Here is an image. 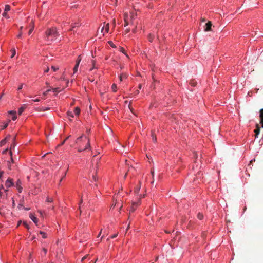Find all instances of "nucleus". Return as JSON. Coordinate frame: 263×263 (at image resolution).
<instances>
[{
  "mask_svg": "<svg viewBox=\"0 0 263 263\" xmlns=\"http://www.w3.org/2000/svg\"><path fill=\"white\" fill-rule=\"evenodd\" d=\"M45 33V39L48 42L53 41L59 36V34L57 31V29L55 28H51L48 29L46 31Z\"/></svg>",
  "mask_w": 263,
  "mask_h": 263,
  "instance_id": "nucleus-1",
  "label": "nucleus"
},
{
  "mask_svg": "<svg viewBox=\"0 0 263 263\" xmlns=\"http://www.w3.org/2000/svg\"><path fill=\"white\" fill-rule=\"evenodd\" d=\"M5 185L7 187L9 188L14 185L13 179L10 178H8L5 183Z\"/></svg>",
  "mask_w": 263,
  "mask_h": 263,
  "instance_id": "nucleus-2",
  "label": "nucleus"
},
{
  "mask_svg": "<svg viewBox=\"0 0 263 263\" xmlns=\"http://www.w3.org/2000/svg\"><path fill=\"white\" fill-rule=\"evenodd\" d=\"M85 139L87 141V144L84 148V150H91V148L90 143V139L87 136H85Z\"/></svg>",
  "mask_w": 263,
  "mask_h": 263,
  "instance_id": "nucleus-3",
  "label": "nucleus"
},
{
  "mask_svg": "<svg viewBox=\"0 0 263 263\" xmlns=\"http://www.w3.org/2000/svg\"><path fill=\"white\" fill-rule=\"evenodd\" d=\"M21 185H22L21 181L20 179H18L16 182L15 186L17 188L19 193H21L22 192L23 188L21 186Z\"/></svg>",
  "mask_w": 263,
  "mask_h": 263,
  "instance_id": "nucleus-4",
  "label": "nucleus"
},
{
  "mask_svg": "<svg viewBox=\"0 0 263 263\" xmlns=\"http://www.w3.org/2000/svg\"><path fill=\"white\" fill-rule=\"evenodd\" d=\"M85 136H86L84 135H82L80 137H78L76 141V143L79 144V145L81 144V142L82 141H86L85 139Z\"/></svg>",
  "mask_w": 263,
  "mask_h": 263,
  "instance_id": "nucleus-5",
  "label": "nucleus"
},
{
  "mask_svg": "<svg viewBox=\"0 0 263 263\" xmlns=\"http://www.w3.org/2000/svg\"><path fill=\"white\" fill-rule=\"evenodd\" d=\"M212 25V23L210 21H209L207 23H206L205 27L204 29V31H211Z\"/></svg>",
  "mask_w": 263,
  "mask_h": 263,
  "instance_id": "nucleus-6",
  "label": "nucleus"
},
{
  "mask_svg": "<svg viewBox=\"0 0 263 263\" xmlns=\"http://www.w3.org/2000/svg\"><path fill=\"white\" fill-rule=\"evenodd\" d=\"M259 118L260 123L261 125V127L263 128V108L259 110Z\"/></svg>",
  "mask_w": 263,
  "mask_h": 263,
  "instance_id": "nucleus-7",
  "label": "nucleus"
},
{
  "mask_svg": "<svg viewBox=\"0 0 263 263\" xmlns=\"http://www.w3.org/2000/svg\"><path fill=\"white\" fill-rule=\"evenodd\" d=\"M10 136H8L7 137H6L4 139L2 140L0 142V146H3L7 142V141L10 139Z\"/></svg>",
  "mask_w": 263,
  "mask_h": 263,
  "instance_id": "nucleus-8",
  "label": "nucleus"
},
{
  "mask_svg": "<svg viewBox=\"0 0 263 263\" xmlns=\"http://www.w3.org/2000/svg\"><path fill=\"white\" fill-rule=\"evenodd\" d=\"M254 133L255 134V137L256 138L257 135L259 134V132H260V127L259 126V125L258 124H256V128L254 130Z\"/></svg>",
  "mask_w": 263,
  "mask_h": 263,
  "instance_id": "nucleus-9",
  "label": "nucleus"
},
{
  "mask_svg": "<svg viewBox=\"0 0 263 263\" xmlns=\"http://www.w3.org/2000/svg\"><path fill=\"white\" fill-rule=\"evenodd\" d=\"M29 217L33 220V221L35 223H37V219L32 213H30Z\"/></svg>",
  "mask_w": 263,
  "mask_h": 263,
  "instance_id": "nucleus-10",
  "label": "nucleus"
},
{
  "mask_svg": "<svg viewBox=\"0 0 263 263\" xmlns=\"http://www.w3.org/2000/svg\"><path fill=\"white\" fill-rule=\"evenodd\" d=\"M8 113L9 114H11L13 115V117H12V120H15L17 118V116L16 115V111H10L8 112Z\"/></svg>",
  "mask_w": 263,
  "mask_h": 263,
  "instance_id": "nucleus-11",
  "label": "nucleus"
},
{
  "mask_svg": "<svg viewBox=\"0 0 263 263\" xmlns=\"http://www.w3.org/2000/svg\"><path fill=\"white\" fill-rule=\"evenodd\" d=\"M109 23H107L105 26H103L102 28V30H101V31L102 32L103 30L104 29H105V32H108V30H109Z\"/></svg>",
  "mask_w": 263,
  "mask_h": 263,
  "instance_id": "nucleus-12",
  "label": "nucleus"
},
{
  "mask_svg": "<svg viewBox=\"0 0 263 263\" xmlns=\"http://www.w3.org/2000/svg\"><path fill=\"white\" fill-rule=\"evenodd\" d=\"M128 16L127 14H125L124 15V21H125V26H126L128 25Z\"/></svg>",
  "mask_w": 263,
  "mask_h": 263,
  "instance_id": "nucleus-13",
  "label": "nucleus"
},
{
  "mask_svg": "<svg viewBox=\"0 0 263 263\" xmlns=\"http://www.w3.org/2000/svg\"><path fill=\"white\" fill-rule=\"evenodd\" d=\"M15 138H16V137H14V138H13V140L14 141H15ZM15 145V142H13V143L11 145V147H10V155H11V156H12V151H12V149L13 148H14V147Z\"/></svg>",
  "mask_w": 263,
  "mask_h": 263,
  "instance_id": "nucleus-14",
  "label": "nucleus"
},
{
  "mask_svg": "<svg viewBox=\"0 0 263 263\" xmlns=\"http://www.w3.org/2000/svg\"><path fill=\"white\" fill-rule=\"evenodd\" d=\"M25 109V105L21 107L18 110V114L20 115L22 114V112L24 111V109Z\"/></svg>",
  "mask_w": 263,
  "mask_h": 263,
  "instance_id": "nucleus-15",
  "label": "nucleus"
},
{
  "mask_svg": "<svg viewBox=\"0 0 263 263\" xmlns=\"http://www.w3.org/2000/svg\"><path fill=\"white\" fill-rule=\"evenodd\" d=\"M46 84L47 85H49V83L48 82H46ZM48 87H49V89H48L47 90L43 92V95L44 96H46L48 93L51 90L50 87H49V86H48Z\"/></svg>",
  "mask_w": 263,
  "mask_h": 263,
  "instance_id": "nucleus-16",
  "label": "nucleus"
},
{
  "mask_svg": "<svg viewBox=\"0 0 263 263\" xmlns=\"http://www.w3.org/2000/svg\"><path fill=\"white\" fill-rule=\"evenodd\" d=\"M139 184H140V182H139ZM140 187H141L140 184H139V186H137V187H136L134 189V193L135 194H138L140 189Z\"/></svg>",
  "mask_w": 263,
  "mask_h": 263,
  "instance_id": "nucleus-17",
  "label": "nucleus"
},
{
  "mask_svg": "<svg viewBox=\"0 0 263 263\" xmlns=\"http://www.w3.org/2000/svg\"><path fill=\"white\" fill-rule=\"evenodd\" d=\"M74 112L76 115H79L80 113V108H79L78 107H76L74 109Z\"/></svg>",
  "mask_w": 263,
  "mask_h": 263,
  "instance_id": "nucleus-18",
  "label": "nucleus"
},
{
  "mask_svg": "<svg viewBox=\"0 0 263 263\" xmlns=\"http://www.w3.org/2000/svg\"><path fill=\"white\" fill-rule=\"evenodd\" d=\"M154 38V35L153 34H149L148 36V41L151 42H152L153 41Z\"/></svg>",
  "mask_w": 263,
  "mask_h": 263,
  "instance_id": "nucleus-19",
  "label": "nucleus"
},
{
  "mask_svg": "<svg viewBox=\"0 0 263 263\" xmlns=\"http://www.w3.org/2000/svg\"><path fill=\"white\" fill-rule=\"evenodd\" d=\"M127 75L126 73H122L120 76V80L122 81L123 79L127 78Z\"/></svg>",
  "mask_w": 263,
  "mask_h": 263,
  "instance_id": "nucleus-20",
  "label": "nucleus"
},
{
  "mask_svg": "<svg viewBox=\"0 0 263 263\" xmlns=\"http://www.w3.org/2000/svg\"><path fill=\"white\" fill-rule=\"evenodd\" d=\"M79 66V64L76 63L75 66L73 68V73H75L78 71Z\"/></svg>",
  "mask_w": 263,
  "mask_h": 263,
  "instance_id": "nucleus-21",
  "label": "nucleus"
},
{
  "mask_svg": "<svg viewBox=\"0 0 263 263\" xmlns=\"http://www.w3.org/2000/svg\"><path fill=\"white\" fill-rule=\"evenodd\" d=\"M111 89L114 92H116L117 89V85L115 84H112L111 86Z\"/></svg>",
  "mask_w": 263,
  "mask_h": 263,
  "instance_id": "nucleus-22",
  "label": "nucleus"
},
{
  "mask_svg": "<svg viewBox=\"0 0 263 263\" xmlns=\"http://www.w3.org/2000/svg\"><path fill=\"white\" fill-rule=\"evenodd\" d=\"M197 217L199 219L202 220L203 218V215L202 213H199L197 215Z\"/></svg>",
  "mask_w": 263,
  "mask_h": 263,
  "instance_id": "nucleus-23",
  "label": "nucleus"
},
{
  "mask_svg": "<svg viewBox=\"0 0 263 263\" xmlns=\"http://www.w3.org/2000/svg\"><path fill=\"white\" fill-rule=\"evenodd\" d=\"M10 10V6L9 5H6L5 6V12L8 11Z\"/></svg>",
  "mask_w": 263,
  "mask_h": 263,
  "instance_id": "nucleus-24",
  "label": "nucleus"
},
{
  "mask_svg": "<svg viewBox=\"0 0 263 263\" xmlns=\"http://www.w3.org/2000/svg\"><path fill=\"white\" fill-rule=\"evenodd\" d=\"M33 29H34V24L32 22V25H31V30H29V32H28V34L30 35L32 32L33 31Z\"/></svg>",
  "mask_w": 263,
  "mask_h": 263,
  "instance_id": "nucleus-25",
  "label": "nucleus"
},
{
  "mask_svg": "<svg viewBox=\"0 0 263 263\" xmlns=\"http://www.w3.org/2000/svg\"><path fill=\"white\" fill-rule=\"evenodd\" d=\"M152 139H153V141L154 142H156L157 138H156V135H155L153 133H152Z\"/></svg>",
  "mask_w": 263,
  "mask_h": 263,
  "instance_id": "nucleus-26",
  "label": "nucleus"
},
{
  "mask_svg": "<svg viewBox=\"0 0 263 263\" xmlns=\"http://www.w3.org/2000/svg\"><path fill=\"white\" fill-rule=\"evenodd\" d=\"M40 233L42 235L43 238H47V235L45 232L43 231H40Z\"/></svg>",
  "mask_w": 263,
  "mask_h": 263,
  "instance_id": "nucleus-27",
  "label": "nucleus"
},
{
  "mask_svg": "<svg viewBox=\"0 0 263 263\" xmlns=\"http://www.w3.org/2000/svg\"><path fill=\"white\" fill-rule=\"evenodd\" d=\"M52 90H53V92H54L55 93H58V92H59L61 91L60 90H59V88H58V87L55 88H53Z\"/></svg>",
  "mask_w": 263,
  "mask_h": 263,
  "instance_id": "nucleus-28",
  "label": "nucleus"
},
{
  "mask_svg": "<svg viewBox=\"0 0 263 263\" xmlns=\"http://www.w3.org/2000/svg\"><path fill=\"white\" fill-rule=\"evenodd\" d=\"M67 116H69V117H72H72H73V114H72V112H71V111H67Z\"/></svg>",
  "mask_w": 263,
  "mask_h": 263,
  "instance_id": "nucleus-29",
  "label": "nucleus"
},
{
  "mask_svg": "<svg viewBox=\"0 0 263 263\" xmlns=\"http://www.w3.org/2000/svg\"><path fill=\"white\" fill-rule=\"evenodd\" d=\"M46 201L48 202H52L53 201V199L52 198L47 197Z\"/></svg>",
  "mask_w": 263,
  "mask_h": 263,
  "instance_id": "nucleus-30",
  "label": "nucleus"
},
{
  "mask_svg": "<svg viewBox=\"0 0 263 263\" xmlns=\"http://www.w3.org/2000/svg\"><path fill=\"white\" fill-rule=\"evenodd\" d=\"M81 61V55H80L79 57H78V58L77 59V64H80V62Z\"/></svg>",
  "mask_w": 263,
  "mask_h": 263,
  "instance_id": "nucleus-31",
  "label": "nucleus"
},
{
  "mask_svg": "<svg viewBox=\"0 0 263 263\" xmlns=\"http://www.w3.org/2000/svg\"><path fill=\"white\" fill-rule=\"evenodd\" d=\"M10 121L9 120L8 123H6L4 125H3V127L2 128V129H4L5 128H7L8 126L9 122Z\"/></svg>",
  "mask_w": 263,
  "mask_h": 263,
  "instance_id": "nucleus-32",
  "label": "nucleus"
},
{
  "mask_svg": "<svg viewBox=\"0 0 263 263\" xmlns=\"http://www.w3.org/2000/svg\"><path fill=\"white\" fill-rule=\"evenodd\" d=\"M120 51H121L122 52H123V53L126 54L127 57H128V55L126 54V53L125 52V50H124V49L123 48H122V47L120 48Z\"/></svg>",
  "mask_w": 263,
  "mask_h": 263,
  "instance_id": "nucleus-33",
  "label": "nucleus"
},
{
  "mask_svg": "<svg viewBox=\"0 0 263 263\" xmlns=\"http://www.w3.org/2000/svg\"><path fill=\"white\" fill-rule=\"evenodd\" d=\"M92 178L95 181H96L97 180V177L96 174H95V175L93 174L92 175Z\"/></svg>",
  "mask_w": 263,
  "mask_h": 263,
  "instance_id": "nucleus-34",
  "label": "nucleus"
},
{
  "mask_svg": "<svg viewBox=\"0 0 263 263\" xmlns=\"http://www.w3.org/2000/svg\"><path fill=\"white\" fill-rule=\"evenodd\" d=\"M79 146H80V148H79V149H78V151H79V152H82V151H84V148H82L81 147H82V145H81V144H80Z\"/></svg>",
  "mask_w": 263,
  "mask_h": 263,
  "instance_id": "nucleus-35",
  "label": "nucleus"
},
{
  "mask_svg": "<svg viewBox=\"0 0 263 263\" xmlns=\"http://www.w3.org/2000/svg\"><path fill=\"white\" fill-rule=\"evenodd\" d=\"M15 53H16V52H15V50L14 49H13L12 50V55H11V58H12L14 57V55H15Z\"/></svg>",
  "mask_w": 263,
  "mask_h": 263,
  "instance_id": "nucleus-36",
  "label": "nucleus"
},
{
  "mask_svg": "<svg viewBox=\"0 0 263 263\" xmlns=\"http://www.w3.org/2000/svg\"><path fill=\"white\" fill-rule=\"evenodd\" d=\"M51 69H52L54 71H55L57 70H58V67H55V66H52L51 67Z\"/></svg>",
  "mask_w": 263,
  "mask_h": 263,
  "instance_id": "nucleus-37",
  "label": "nucleus"
},
{
  "mask_svg": "<svg viewBox=\"0 0 263 263\" xmlns=\"http://www.w3.org/2000/svg\"><path fill=\"white\" fill-rule=\"evenodd\" d=\"M23 225L27 228V229H29V226L28 225V224L26 222H23Z\"/></svg>",
  "mask_w": 263,
  "mask_h": 263,
  "instance_id": "nucleus-38",
  "label": "nucleus"
},
{
  "mask_svg": "<svg viewBox=\"0 0 263 263\" xmlns=\"http://www.w3.org/2000/svg\"><path fill=\"white\" fill-rule=\"evenodd\" d=\"M108 43L112 47H115V46L114 45V44L112 43V42L111 41H109L108 42Z\"/></svg>",
  "mask_w": 263,
  "mask_h": 263,
  "instance_id": "nucleus-39",
  "label": "nucleus"
},
{
  "mask_svg": "<svg viewBox=\"0 0 263 263\" xmlns=\"http://www.w3.org/2000/svg\"><path fill=\"white\" fill-rule=\"evenodd\" d=\"M22 87H23V84H21L19 86V87H18V90H20L22 89Z\"/></svg>",
  "mask_w": 263,
  "mask_h": 263,
  "instance_id": "nucleus-40",
  "label": "nucleus"
},
{
  "mask_svg": "<svg viewBox=\"0 0 263 263\" xmlns=\"http://www.w3.org/2000/svg\"><path fill=\"white\" fill-rule=\"evenodd\" d=\"M32 101H33V102H39L40 101V99L37 98V99H34V100H32Z\"/></svg>",
  "mask_w": 263,
  "mask_h": 263,
  "instance_id": "nucleus-41",
  "label": "nucleus"
},
{
  "mask_svg": "<svg viewBox=\"0 0 263 263\" xmlns=\"http://www.w3.org/2000/svg\"><path fill=\"white\" fill-rule=\"evenodd\" d=\"M43 251L44 252L45 254H46L47 253V250L46 249H45V248H43Z\"/></svg>",
  "mask_w": 263,
  "mask_h": 263,
  "instance_id": "nucleus-42",
  "label": "nucleus"
},
{
  "mask_svg": "<svg viewBox=\"0 0 263 263\" xmlns=\"http://www.w3.org/2000/svg\"><path fill=\"white\" fill-rule=\"evenodd\" d=\"M8 168L11 170V167L10 162L9 161H8Z\"/></svg>",
  "mask_w": 263,
  "mask_h": 263,
  "instance_id": "nucleus-43",
  "label": "nucleus"
},
{
  "mask_svg": "<svg viewBox=\"0 0 263 263\" xmlns=\"http://www.w3.org/2000/svg\"><path fill=\"white\" fill-rule=\"evenodd\" d=\"M3 174H4L3 171H0V179H1Z\"/></svg>",
  "mask_w": 263,
  "mask_h": 263,
  "instance_id": "nucleus-44",
  "label": "nucleus"
},
{
  "mask_svg": "<svg viewBox=\"0 0 263 263\" xmlns=\"http://www.w3.org/2000/svg\"><path fill=\"white\" fill-rule=\"evenodd\" d=\"M130 31V29H126L125 31V33H128Z\"/></svg>",
  "mask_w": 263,
  "mask_h": 263,
  "instance_id": "nucleus-45",
  "label": "nucleus"
},
{
  "mask_svg": "<svg viewBox=\"0 0 263 263\" xmlns=\"http://www.w3.org/2000/svg\"><path fill=\"white\" fill-rule=\"evenodd\" d=\"M117 236V234H115V235H112L110 237L111 238H115V237H116Z\"/></svg>",
  "mask_w": 263,
  "mask_h": 263,
  "instance_id": "nucleus-46",
  "label": "nucleus"
},
{
  "mask_svg": "<svg viewBox=\"0 0 263 263\" xmlns=\"http://www.w3.org/2000/svg\"><path fill=\"white\" fill-rule=\"evenodd\" d=\"M3 16L6 17L7 16V12H4L3 14Z\"/></svg>",
  "mask_w": 263,
  "mask_h": 263,
  "instance_id": "nucleus-47",
  "label": "nucleus"
},
{
  "mask_svg": "<svg viewBox=\"0 0 263 263\" xmlns=\"http://www.w3.org/2000/svg\"><path fill=\"white\" fill-rule=\"evenodd\" d=\"M65 175H66V173L64 174L63 177H62V178L60 179V182H61L62 181V179H63V178L65 176Z\"/></svg>",
  "mask_w": 263,
  "mask_h": 263,
  "instance_id": "nucleus-48",
  "label": "nucleus"
},
{
  "mask_svg": "<svg viewBox=\"0 0 263 263\" xmlns=\"http://www.w3.org/2000/svg\"><path fill=\"white\" fill-rule=\"evenodd\" d=\"M65 175H66V173L64 174L63 177H62V178L60 179V182H61L62 181V179H63V178L65 176Z\"/></svg>",
  "mask_w": 263,
  "mask_h": 263,
  "instance_id": "nucleus-49",
  "label": "nucleus"
},
{
  "mask_svg": "<svg viewBox=\"0 0 263 263\" xmlns=\"http://www.w3.org/2000/svg\"><path fill=\"white\" fill-rule=\"evenodd\" d=\"M22 32H21L19 33V34L17 35V37H19V38L21 37V36H22Z\"/></svg>",
  "mask_w": 263,
  "mask_h": 263,
  "instance_id": "nucleus-50",
  "label": "nucleus"
},
{
  "mask_svg": "<svg viewBox=\"0 0 263 263\" xmlns=\"http://www.w3.org/2000/svg\"><path fill=\"white\" fill-rule=\"evenodd\" d=\"M23 207V205L22 204H19L18 205V208L20 209L21 208Z\"/></svg>",
  "mask_w": 263,
  "mask_h": 263,
  "instance_id": "nucleus-51",
  "label": "nucleus"
},
{
  "mask_svg": "<svg viewBox=\"0 0 263 263\" xmlns=\"http://www.w3.org/2000/svg\"><path fill=\"white\" fill-rule=\"evenodd\" d=\"M151 173H152V175L153 176V177H154V170H152L151 171Z\"/></svg>",
  "mask_w": 263,
  "mask_h": 263,
  "instance_id": "nucleus-52",
  "label": "nucleus"
},
{
  "mask_svg": "<svg viewBox=\"0 0 263 263\" xmlns=\"http://www.w3.org/2000/svg\"><path fill=\"white\" fill-rule=\"evenodd\" d=\"M49 70V67H48L45 70V72H48Z\"/></svg>",
  "mask_w": 263,
  "mask_h": 263,
  "instance_id": "nucleus-53",
  "label": "nucleus"
},
{
  "mask_svg": "<svg viewBox=\"0 0 263 263\" xmlns=\"http://www.w3.org/2000/svg\"><path fill=\"white\" fill-rule=\"evenodd\" d=\"M25 210L28 211L30 210V208H23Z\"/></svg>",
  "mask_w": 263,
  "mask_h": 263,
  "instance_id": "nucleus-54",
  "label": "nucleus"
},
{
  "mask_svg": "<svg viewBox=\"0 0 263 263\" xmlns=\"http://www.w3.org/2000/svg\"><path fill=\"white\" fill-rule=\"evenodd\" d=\"M194 157H195V159H196L197 158V155L196 153L194 154Z\"/></svg>",
  "mask_w": 263,
  "mask_h": 263,
  "instance_id": "nucleus-55",
  "label": "nucleus"
},
{
  "mask_svg": "<svg viewBox=\"0 0 263 263\" xmlns=\"http://www.w3.org/2000/svg\"><path fill=\"white\" fill-rule=\"evenodd\" d=\"M86 257H86V256H85L83 257L82 258V261H83L84 259H85L86 258Z\"/></svg>",
  "mask_w": 263,
  "mask_h": 263,
  "instance_id": "nucleus-56",
  "label": "nucleus"
},
{
  "mask_svg": "<svg viewBox=\"0 0 263 263\" xmlns=\"http://www.w3.org/2000/svg\"><path fill=\"white\" fill-rule=\"evenodd\" d=\"M139 93V91L138 90H136V91H135V93H136V94H138Z\"/></svg>",
  "mask_w": 263,
  "mask_h": 263,
  "instance_id": "nucleus-57",
  "label": "nucleus"
},
{
  "mask_svg": "<svg viewBox=\"0 0 263 263\" xmlns=\"http://www.w3.org/2000/svg\"><path fill=\"white\" fill-rule=\"evenodd\" d=\"M138 87L139 89H141L142 85L141 84H139Z\"/></svg>",
  "mask_w": 263,
  "mask_h": 263,
  "instance_id": "nucleus-58",
  "label": "nucleus"
},
{
  "mask_svg": "<svg viewBox=\"0 0 263 263\" xmlns=\"http://www.w3.org/2000/svg\"><path fill=\"white\" fill-rule=\"evenodd\" d=\"M75 27H76V25H73L72 26V28L71 29H70V30H72Z\"/></svg>",
  "mask_w": 263,
  "mask_h": 263,
  "instance_id": "nucleus-59",
  "label": "nucleus"
},
{
  "mask_svg": "<svg viewBox=\"0 0 263 263\" xmlns=\"http://www.w3.org/2000/svg\"><path fill=\"white\" fill-rule=\"evenodd\" d=\"M65 140H64V141L61 143V145H63V144H64V143H65Z\"/></svg>",
  "mask_w": 263,
  "mask_h": 263,
  "instance_id": "nucleus-60",
  "label": "nucleus"
},
{
  "mask_svg": "<svg viewBox=\"0 0 263 263\" xmlns=\"http://www.w3.org/2000/svg\"><path fill=\"white\" fill-rule=\"evenodd\" d=\"M127 176V173H126L125 176H124V179H125L126 178Z\"/></svg>",
  "mask_w": 263,
  "mask_h": 263,
  "instance_id": "nucleus-61",
  "label": "nucleus"
},
{
  "mask_svg": "<svg viewBox=\"0 0 263 263\" xmlns=\"http://www.w3.org/2000/svg\"><path fill=\"white\" fill-rule=\"evenodd\" d=\"M191 84L192 85H193V86H195V83H194H194H192V82H191Z\"/></svg>",
  "mask_w": 263,
  "mask_h": 263,
  "instance_id": "nucleus-62",
  "label": "nucleus"
},
{
  "mask_svg": "<svg viewBox=\"0 0 263 263\" xmlns=\"http://www.w3.org/2000/svg\"><path fill=\"white\" fill-rule=\"evenodd\" d=\"M8 151V149H6V150H5L3 152V153H6Z\"/></svg>",
  "mask_w": 263,
  "mask_h": 263,
  "instance_id": "nucleus-63",
  "label": "nucleus"
},
{
  "mask_svg": "<svg viewBox=\"0 0 263 263\" xmlns=\"http://www.w3.org/2000/svg\"><path fill=\"white\" fill-rule=\"evenodd\" d=\"M90 132V129H88L87 130V133H88V134Z\"/></svg>",
  "mask_w": 263,
  "mask_h": 263,
  "instance_id": "nucleus-64",
  "label": "nucleus"
}]
</instances>
